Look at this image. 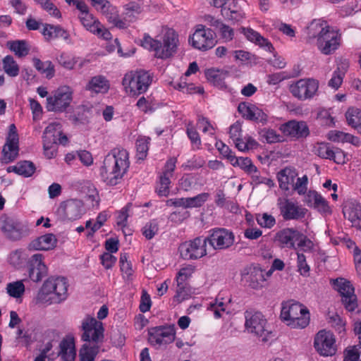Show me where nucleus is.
<instances>
[{"mask_svg": "<svg viewBox=\"0 0 361 361\" xmlns=\"http://www.w3.org/2000/svg\"><path fill=\"white\" fill-rule=\"evenodd\" d=\"M307 38L315 39L318 50L324 55L332 54L341 44V34L321 19L314 20L309 25Z\"/></svg>", "mask_w": 361, "mask_h": 361, "instance_id": "obj_1", "label": "nucleus"}, {"mask_svg": "<svg viewBox=\"0 0 361 361\" xmlns=\"http://www.w3.org/2000/svg\"><path fill=\"white\" fill-rule=\"evenodd\" d=\"M130 166L127 150L116 147L105 157L101 174L106 184L116 185L123 179Z\"/></svg>", "mask_w": 361, "mask_h": 361, "instance_id": "obj_2", "label": "nucleus"}, {"mask_svg": "<svg viewBox=\"0 0 361 361\" xmlns=\"http://www.w3.org/2000/svg\"><path fill=\"white\" fill-rule=\"evenodd\" d=\"M178 42L177 34L173 30H169L164 35L163 43L149 35H145L141 44L144 48L154 51L156 57L167 59L176 51Z\"/></svg>", "mask_w": 361, "mask_h": 361, "instance_id": "obj_3", "label": "nucleus"}, {"mask_svg": "<svg viewBox=\"0 0 361 361\" xmlns=\"http://www.w3.org/2000/svg\"><path fill=\"white\" fill-rule=\"evenodd\" d=\"M281 319L292 329H304L310 323V312L299 302L288 301L282 304Z\"/></svg>", "mask_w": 361, "mask_h": 361, "instance_id": "obj_4", "label": "nucleus"}, {"mask_svg": "<svg viewBox=\"0 0 361 361\" xmlns=\"http://www.w3.org/2000/svg\"><path fill=\"white\" fill-rule=\"evenodd\" d=\"M152 80V78L147 71L144 70L130 71L125 74L123 85L129 94L138 95L147 90Z\"/></svg>", "mask_w": 361, "mask_h": 361, "instance_id": "obj_5", "label": "nucleus"}, {"mask_svg": "<svg viewBox=\"0 0 361 361\" xmlns=\"http://www.w3.org/2000/svg\"><path fill=\"white\" fill-rule=\"evenodd\" d=\"M245 326L247 331L267 342L271 336V331L267 329V319L259 312L246 311L245 312Z\"/></svg>", "mask_w": 361, "mask_h": 361, "instance_id": "obj_6", "label": "nucleus"}, {"mask_svg": "<svg viewBox=\"0 0 361 361\" xmlns=\"http://www.w3.org/2000/svg\"><path fill=\"white\" fill-rule=\"evenodd\" d=\"M73 91L67 85H63L54 90L47 98L46 109L48 111H64L73 100Z\"/></svg>", "mask_w": 361, "mask_h": 361, "instance_id": "obj_7", "label": "nucleus"}, {"mask_svg": "<svg viewBox=\"0 0 361 361\" xmlns=\"http://www.w3.org/2000/svg\"><path fill=\"white\" fill-rule=\"evenodd\" d=\"M82 340L92 345H97L102 343L104 339V328L102 322L94 317L87 315L82 321Z\"/></svg>", "mask_w": 361, "mask_h": 361, "instance_id": "obj_8", "label": "nucleus"}, {"mask_svg": "<svg viewBox=\"0 0 361 361\" xmlns=\"http://www.w3.org/2000/svg\"><path fill=\"white\" fill-rule=\"evenodd\" d=\"M319 81L313 78H302L293 82L289 86L292 95L299 100L312 99L318 92Z\"/></svg>", "mask_w": 361, "mask_h": 361, "instance_id": "obj_9", "label": "nucleus"}, {"mask_svg": "<svg viewBox=\"0 0 361 361\" xmlns=\"http://www.w3.org/2000/svg\"><path fill=\"white\" fill-rule=\"evenodd\" d=\"M206 238L197 237L182 243L179 246L180 257L186 260L197 259L207 255Z\"/></svg>", "mask_w": 361, "mask_h": 361, "instance_id": "obj_10", "label": "nucleus"}, {"mask_svg": "<svg viewBox=\"0 0 361 361\" xmlns=\"http://www.w3.org/2000/svg\"><path fill=\"white\" fill-rule=\"evenodd\" d=\"M277 206L281 216L286 221L301 220L308 212V210L298 202L287 197L278 198Z\"/></svg>", "mask_w": 361, "mask_h": 361, "instance_id": "obj_11", "label": "nucleus"}, {"mask_svg": "<svg viewBox=\"0 0 361 361\" xmlns=\"http://www.w3.org/2000/svg\"><path fill=\"white\" fill-rule=\"evenodd\" d=\"M1 231L6 238L18 241L29 234V228L25 222L15 217H6L3 220Z\"/></svg>", "mask_w": 361, "mask_h": 361, "instance_id": "obj_12", "label": "nucleus"}, {"mask_svg": "<svg viewBox=\"0 0 361 361\" xmlns=\"http://www.w3.org/2000/svg\"><path fill=\"white\" fill-rule=\"evenodd\" d=\"M18 153L19 137L15 124L12 123L8 127L6 142L1 152V161L4 164H9L17 159Z\"/></svg>", "mask_w": 361, "mask_h": 361, "instance_id": "obj_13", "label": "nucleus"}, {"mask_svg": "<svg viewBox=\"0 0 361 361\" xmlns=\"http://www.w3.org/2000/svg\"><path fill=\"white\" fill-rule=\"evenodd\" d=\"M314 347L320 355L332 356L337 350L336 338L330 331L320 330L314 336Z\"/></svg>", "mask_w": 361, "mask_h": 361, "instance_id": "obj_14", "label": "nucleus"}, {"mask_svg": "<svg viewBox=\"0 0 361 361\" xmlns=\"http://www.w3.org/2000/svg\"><path fill=\"white\" fill-rule=\"evenodd\" d=\"M196 271L193 264H185L178 271L176 276V288L174 300L180 302L188 298L187 281Z\"/></svg>", "mask_w": 361, "mask_h": 361, "instance_id": "obj_15", "label": "nucleus"}, {"mask_svg": "<svg viewBox=\"0 0 361 361\" xmlns=\"http://www.w3.org/2000/svg\"><path fill=\"white\" fill-rule=\"evenodd\" d=\"M191 45L201 51H207L216 44L214 32L209 28L200 25L189 39Z\"/></svg>", "mask_w": 361, "mask_h": 361, "instance_id": "obj_16", "label": "nucleus"}, {"mask_svg": "<svg viewBox=\"0 0 361 361\" xmlns=\"http://www.w3.org/2000/svg\"><path fill=\"white\" fill-rule=\"evenodd\" d=\"M206 238L207 243L214 250H225L232 246L235 242L233 233L224 228H214Z\"/></svg>", "mask_w": 361, "mask_h": 361, "instance_id": "obj_17", "label": "nucleus"}, {"mask_svg": "<svg viewBox=\"0 0 361 361\" xmlns=\"http://www.w3.org/2000/svg\"><path fill=\"white\" fill-rule=\"evenodd\" d=\"M334 288L342 297V303L346 310L354 312L357 307V296L354 293V288L350 281L344 279H337L334 281Z\"/></svg>", "mask_w": 361, "mask_h": 361, "instance_id": "obj_18", "label": "nucleus"}, {"mask_svg": "<svg viewBox=\"0 0 361 361\" xmlns=\"http://www.w3.org/2000/svg\"><path fill=\"white\" fill-rule=\"evenodd\" d=\"M78 18L82 26L90 32L105 40L111 39L112 35L109 30L90 11L78 16Z\"/></svg>", "mask_w": 361, "mask_h": 361, "instance_id": "obj_19", "label": "nucleus"}, {"mask_svg": "<svg viewBox=\"0 0 361 361\" xmlns=\"http://www.w3.org/2000/svg\"><path fill=\"white\" fill-rule=\"evenodd\" d=\"M176 330L173 326H157L149 331V341L154 346L166 345L175 340Z\"/></svg>", "mask_w": 361, "mask_h": 361, "instance_id": "obj_20", "label": "nucleus"}, {"mask_svg": "<svg viewBox=\"0 0 361 361\" xmlns=\"http://www.w3.org/2000/svg\"><path fill=\"white\" fill-rule=\"evenodd\" d=\"M176 162L177 159L175 157H171L166 161L157 187V192L159 196L166 197L169 195L171 178L173 177Z\"/></svg>", "mask_w": 361, "mask_h": 361, "instance_id": "obj_21", "label": "nucleus"}, {"mask_svg": "<svg viewBox=\"0 0 361 361\" xmlns=\"http://www.w3.org/2000/svg\"><path fill=\"white\" fill-rule=\"evenodd\" d=\"M44 256L36 253L27 261L29 278L34 282H39L47 275L48 268L44 262Z\"/></svg>", "mask_w": 361, "mask_h": 361, "instance_id": "obj_22", "label": "nucleus"}, {"mask_svg": "<svg viewBox=\"0 0 361 361\" xmlns=\"http://www.w3.org/2000/svg\"><path fill=\"white\" fill-rule=\"evenodd\" d=\"M58 214L63 218L75 221L80 219L85 213L83 204L78 200H68L62 203L57 209Z\"/></svg>", "mask_w": 361, "mask_h": 361, "instance_id": "obj_23", "label": "nucleus"}, {"mask_svg": "<svg viewBox=\"0 0 361 361\" xmlns=\"http://www.w3.org/2000/svg\"><path fill=\"white\" fill-rule=\"evenodd\" d=\"M304 202L310 207H312L322 215H330L332 209L328 201L315 190H309L305 196Z\"/></svg>", "mask_w": 361, "mask_h": 361, "instance_id": "obj_24", "label": "nucleus"}, {"mask_svg": "<svg viewBox=\"0 0 361 361\" xmlns=\"http://www.w3.org/2000/svg\"><path fill=\"white\" fill-rule=\"evenodd\" d=\"M44 283L53 294L56 301L59 302L65 300L68 296V284L64 277H49Z\"/></svg>", "mask_w": 361, "mask_h": 361, "instance_id": "obj_25", "label": "nucleus"}, {"mask_svg": "<svg viewBox=\"0 0 361 361\" xmlns=\"http://www.w3.org/2000/svg\"><path fill=\"white\" fill-rule=\"evenodd\" d=\"M302 233L293 228H286L276 233L275 241L283 248H295V242Z\"/></svg>", "mask_w": 361, "mask_h": 361, "instance_id": "obj_26", "label": "nucleus"}, {"mask_svg": "<svg viewBox=\"0 0 361 361\" xmlns=\"http://www.w3.org/2000/svg\"><path fill=\"white\" fill-rule=\"evenodd\" d=\"M43 141L47 142V145L51 143L66 145L68 143V137L63 133L62 126L60 123H50L44 130Z\"/></svg>", "mask_w": 361, "mask_h": 361, "instance_id": "obj_27", "label": "nucleus"}, {"mask_svg": "<svg viewBox=\"0 0 361 361\" xmlns=\"http://www.w3.org/2000/svg\"><path fill=\"white\" fill-rule=\"evenodd\" d=\"M282 133L292 138L305 137L309 135V128L304 121H290L281 126Z\"/></svg>", "mask_w": 361, "mask_h": 361, "instance_id": "obj_28", "label": "nucleus"}, {"mask_svg": "<svg viewBox=\"0 0 361 361\" xmlns=\"http://www.w3.org/2000/svg\"><path fill=\"white\" fill-rule=\"evenodd\" d=\"M343 214L345 219L351 222L355 227H361V204L356 200H349L343 206Z\"/></svg>", "mask_w": 361, "mask_h": 361, "instance_id": "obj_29", "label": "nucleus"}, {"mask_svg": "<svg viewBox=\"0 0 361 361\" xmlns=\"http://www.w3.org/2000/svg\"><path fill=\"white\" fill-rule=\"evenodd\" d=\"M238 110L242 116L246 119L263 123H266L267 121V114L254 104L245 102L240 103Z\"/></svg>", "mask_w": 361, "mask_h": 361, "instance_id": "obj_30", "label": "nucleus"}, {"mask_svg": "<svg viewBox=\"0 0 361 361\" xmlns=\"http://www.w3.org/2000/svg\"><path fill=\"white\" fill-rule=\"evenodd\" d=\"M240 32L250 42L255 43L269 52L271 53L274 51V48L271 42L252 28L242 27L240 28Z\"/></svg>", "mask_w": 361, "mask_h": 361, "instance_id": "obj_31", "label": "nucleus"}, {"mask_svg": "<svg viewBox=\"0 0 361 361\" xmlns=\"http://www.w3.org/2000/svg\"><path fill=\"white\" fill-rule=\"evenodd\" d=\"M221 11L226 20L233 23L240 22L245 18V13L235 0L228 1Z\"/></svg>", "mask_w": 361, "mask_h": 361, "instance_id": "obj_32", "label": "nucleus"}, {"mask_svg": "<svg viewBox=\"0 0 361 361\" xmlns=\"http://www.w3.org/2000/svg\"><path fill=\"white\" fill-rule=\"evenodd\" d=\"M57 244V238L52 233L41 235L32 240L27 245L30 251L49 250L54 249Z\"/></svg>", "mask_w": 361, "mask_h": 361, "instance_id": "obj_33", "label": "nucleus"}, {"mask_svg": "<svg viewBox=\"0 0 361 361\" xmlns=\"http://www.w3.org/2000/svg\"><path fill=\"white\" fill-rule=\"evenodd\" d=\"M298 175L296 169L293 167H286L281 170L277 173L279 188L284 191H288Z\"/></svg>", "mask_w": 361, "mask_h": 361, "instance_id": "obj_34", "label": "nucleus"}, {"mask_svg": "<svg viewBox=\"0 0 361 361\" xmlns=\"http://www.w3.org/2000/svg\"><path fill=\"white\" fill-rule=\"evenodd\" d=\"M110 87L109 80L103 75H96L89 80L85 89L94 93H106Z\"/></svg>", "mask_w": 361, "mask_h": 361, "instance_id": "obj_35", "label": "nucleus"}, {"mask_svg": "<svg viewBox=\"0 0 361 361\" xmlns=\"http://www.w3.org/2000/svg\"><path fill=\"white\" fill-rule=\"evenodd\" d=\"M42 33L47 41L59 37L63 38L66 41H68L70 39V35L68 32L59 25L45 24Z\"/></svg>", "mask_w": 361, "mask_h": 361, "instance_id": "obj_36", "label": "nucleus"}, {"mask_svg": "<svg viewBox=\"0 0 361 361\" xmlns=\"http://www.w3.org/2000/svg\"><path fill=\"white\" fill-rule=\"evenodd\" d=\"M59 355L64 361H73L75 355V343L71 338L63 339L59 344Z\"/></svg>", "mask_w": 361, "mask_h": 361, "instance_id": "obj_37", "label": "nucleus"}, {"mask_svg": "<svg viewBox=\"0 0 361 361\" xmlns=\"http://www.w3.org/2000/svg\"><path fill=\"white\" fill-rule=\"evenodd\" d=\"M35 300L37 305H49L60 303L59 301L56 300V298L44 283H43L39 289Z\"/></svg>", "mask_w": 361, "mask_h": 361, "instance_id": "obj_38", "label": "nucleus"}, {"mask_svg": "<svg viewBox=\"0 0 361 361\" xmlns=\"http://www.w3.org/2000/svg\"><path fill=\"white\" fill-rule=\"evenodd\" d=\"M99 346L97 345L83 344L79 350L78 357L80 361H94L96 355L99 352Z\"/></svg>", "mask_w": 361, "mask_h": 361, "instance_id": "obj_39", "label": "nucleus"}, {"mask_svg": "<svg viewBox=\"0 0 361 361\" xmlns=\"http://www.w3.org/2000/svg\"><path fill=\"white\" fill-rule=\"evenodd\" d=\"M6 290L10 297L16 300L21 299L25 292L23 280H18L7 283Z\"/></svg>", "mask_w": 361, "mask_h": 361, "instance_id": "obj_40", "label": "nucleus"}, {"mask_svg": "<svg viewBox=\"0 0 361 361\" xmlns=\"http://www.w3.org/2000/svg\"><path fill=\"white\" fill-rule=\"evenodd\" d=\"M234 167H239L247 174L256 171V166L253 164L252 160L248 157H231V163Z\"/></svg>", "mask_w": 361, "mask_h": 361, "instance_id": "obj_41", "label": "nucleus"}, {"mask_svg": "<svg viewBox=\"0 0 361 361\" xmlns=\"http://www.w3.org/2000/svg\"><path fill=\"white\" fill-rule=\"evenodd\" d=\"M4 72L10 77H16L20 72V67L13 56H6L3 59Z\"/></svg>", "mask_w": 361, "mask_h": 361, "instance_id": "obj_42", "label": "nucleus"}, {"mask_svg": "<svg viewBox=\"0 0 361 361\" xmlns=\"http://www.w3.org/2000/svg\"><path fill=\"white\" fill-rule=\"evenodd\" d=\"M33 64L35 68L42 73H44L47 78H51L54 75V66L50 61H42L40 59L34 58Z\"/></svg>", "mask_w": 361, "mask_h": 361, "instance_id": "obj_43", "label": "nucleus"}, {"mask_svg": "<svg viewBox=\"0 0 361 361\" xmlns=\"http://www.w3.org/2000/svg\"><path fill=\"white\" fill-rule=\"evenodd\" d=\"M27 255L22 250H16L11 252L8 257V262L13 267L20 269L23 267L27 259Z\"/></svg>", "mask_w": 361, "mask_h": 361, "instance_id": "obj_44", "label": "nucleus"}, {"mask_svg": "<svg viewBox=\"0 0 361 361\" xmlns=\"http://www.w3.org/2000/svg\"><path fill=\"white\" fill-rule=\"evenodd\" d=\"M7 45L18 57H24L29 53V48L24 40L10 41L8 42Z\"/></svg>", "mask_w": 361, "mask_h": 361, "instance_id": "obj_45", "label": "nucleus"}, {"mask_svg": "<svg viewBox=\"0 0 361 361\" xmlns=\"http://www.w3.org/2000/svg\"><path fill=\"white\" fill-rule=\"evenodd\" d=\"M104 16L107 19L108 22L114 25L115 27L120 29L127 27V23L126 21L120 18L118 11L116 7L114 6L112 8H110V10L104 14Z\"/></svg>", "mask_w": 361, "mask_h": 361, "instance_id": "obj_46", "label": "nucleus"}, {"mask_svg": "<svg viewBox=\"0 0 361 361\" xmlns=\"http://www.w3.org/2000/svg\"><path fill=\"white\" fill-rule=\"evenodd\" d=\"M104 16L107 19L108 22L114 25L115 27L120 29L127 27V23L126 21L120 18L118 11L116 7L114 6L112 8H110V10L104 14Z\"/></svg>", "mask_w": 361, "mask_h": 361, "instance_id": "obj_47", "label": "nucleus"}, {"mask_svg": "<svg viewBox=\"0 0 361 361\" xmlns=\"http://www.w3.org/2000/svg\"><path fill=\"white\" fill-rule=\"evenodd\" d=\"M326 319L330 326L335 329L337 332L342 333L345 331V321L336 312H329Z\"/></svg>", "mask_w": 361, "mask_h": 361, "instance_id": "obj_48", "label": "nucleus"}, {"mask_svg": "<svg viewBox=\"0 0 361 361\" xmlns=\"http://www.w3.org/2000/svg\"><path fill=\"white\" fill-rule=\"evenodd\" d=\"M250 285L253 288H259L262 286V283L267 281L264 271L259 268H255L250 273Z\"/></svg>", "mask_w": 361, "mask_h": 361, "instance_id": "obj_49", "label": "nucleus"}, {"mask_svg": "<svg viewBox=\"0 0 361 361\" xmlns=\"http://www.w3.org/2000/svg\"><path fill=\"white\" fill-rule=\"evenodd\" d=\"M235 147L241 152L249 151L257 148L258 143L256 140L250 136L245 137L244 138L239 137L234 141Z\"/></svg>", "mask_w": 361, "mask_h": 361, "instance_id": "obj_50", "label": "nucleus"}, {"mask_svg": "<svg viewBox=\"0 0 361 361\" xmlns=\"http://www.w3.org/2000/svg\"><path fill=\"white\" fill-rule=\"evenodd\" d=\"M140 12L141 8L137 4L129 3L125 7L124 18L122 20L128 24V23L135 20Z\"/></svg>", "mask_w": 361, "mask_h": 361, "instance_id": "obj_51", "label": "nucleus"}, {"mask_svg": "<svg viewBox=\"0 0 361 361\" xmlns=\"http://www.w3.org/2000/svg\"><path fill=\"white\" fill-rule=\"evenodd\" d=\"M56 59L60 66L69 71L73 70L77 63L75 57L66 52L60 53Z\"/></svg>", "mask_w": 361, "mask_h": 361, "instance_id": "obj_52", "label": "nucleus"}, {"mask_svg": "<svg viewBox=\"0 0 361 361\" xmlns=\"http://www.w3.org/2000/svg\"><path fill=\"white\" fill-rule=\"evenodd\" d=\"M40 7L47 12L51 16L61 18V13L59 8L51 0H34Z\"/></svg>", "mask_w": 361, "mask_h": 361, "instance_id": "obj_53", "label": "nucleus"}, {"mask_svg": "<svg viewBox=\"0 0 361 361\" xmlns=\"http://www.w3.org/2000/svg\"><path fill=\"white\" fill-rule=\"evenodd\" d=\"M308 177L307 175L297 177L291 188L299 195H305L307 193Z\"/></svg>", "mask_w": 361, "mask_h": 361, "instance_id": "obj_54", "label": "nucleus"}, {"mask_svg": "<svg viewBox=\"0 0 361 361\" xmlns=\"http://www.w3.org/2000/svg\"><path fill=\"white\" fill-rule=\"evenodd\" d=\"M150 139L146 137H140L136 141L137 157L143 160L147 154Z\"/></svg>", "mask_w": 361, "mask_h": 361, "instance_id": "obj_55", "label": "nucleus"}, {"mask_svg": "<svg viewBox=\"0 0 361 361\" xmlns=\"http://www.w3.org/2000/svg\"><path fill=\"white\" fill-rule=\"evenodd\" d=\"M345 118L348 124L355 128L360 122L361 110L357 108L350 107L345 113Z\"/></svg>", "mask_w": 361, "mask_h": 361, "instance_id": "obj_56", "label": "nucleus"}, {"mask_svg": "<svg viewBox=\"0 0 361 361\" xmlns=\"http://www.w3.org/2000/svg\"><path fill=\"white\" fill-rule=\"evenodd\" d=\"M361 347L358 345L348 346L343 351V361H360Z\"/></svg>", "mask_w": 361, "mask_h": 361, "instance_id": "obj_57", "label": "nucleus"}, {"mask_svg": "<svg viewBox=\"0 0 361 361\" xmlns=\"http://www.w3.org/2000/svg\"><path fill=\"white\" fill-rule=\"evenodd\" d=\"M186 133L192 143L193 149H199L201 147V140L199 133L192 123H188L186 128Z\"/></svg>", "mask_w": 361, "mask_h": 361, "instance_id": "obj_58", "label": "nucleus"}, {"mask_svg": "<svg viewBox=\"0 0 361 361\" xmlns=\"http://www.w3.org/2000/svg\"><path fill=\"white\" fill-rule=\"evenodd\" d=\"M297 270L303 277L310 276V267L307 262V259L302 253H297Z\"/></svg>", "mask_w": 361, "mask_h": 361, "instance_id": "obj_59", "label": "nucleus"}, {"mask_svg": "<svg viewBox=\"0 0 361 361\" xmlns=\"http://www.w3.org/2000/svg\"><path fill=\"white\" fill-rule=\"evenodd\" d=\"M119 263L123 277L127 280L131 279L134 271L130 262L128 261L126 254L121 255Z\"/></svg>", "mask_w": 361, "mask_h": 361, "instance_id": "obj_60", "label": "nucleus"}, {"mask_svg": "<svg viewBox=\"0 0 361 361\" xmlns=\"http://www.w3.org/2000/svg\"><path fill=\"white\" fill-rule=\"evenodd\" d=\"M220 39L224 42H230L235 37V30L229 25L223 23V24L218 29Z\"/></svg>", "mask_w": 361, "mask_h": 361, "instance_id": "obj_61", "label": "nucleus"}, {"mask_svg": "<svg viewBox=\"0 0 361 361\" xmlns=\"http://www.w3.org/2000/svg\"><path fill=\"white\" fill-rule=\"evenodd\" d=\"M260 135L267 143H275L282 140L281 136L273 129L264 128L260 131Z\"/></svg>", "mask_w": 361, "mask_h": 361, "instance_id": "obj_62", "label": "nucleus"}, {"mask_svg": "<svg viewBox=\"0 0 361 361\" xmlns=\"http://www.w3.org/2000/svg\"><path fill=\"white\" fill-rule=\"evenodd\" d=\"M315 154L323 159H330L333 154V149L326 143H317L313 149Z\"/></svg>", "mask_w": 361, "mask_h": 361, "instance_id": "obj_63", "label": "nucleus"}, {"mask_svg": "<svg viewBox=\"0 0 361 361\" xmlns=\"http://www.w3.org/2000/svg\"><path fill=\"white\" fill-rule=\"evenodd\" d=\"M257 224L263 228H271L276 224V219L274 216L267 213H263L257 216Z\"/></svg>", "mask_w": 361, "mask_h": 361, "instance_id": "obj_64", "label": "nucleus"}]
</instances>
